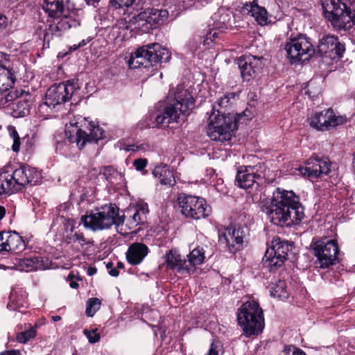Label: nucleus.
<instances>
[{
    "mask_svg": "<svg viewBox=\"0 0 355 355\" xmlns=\"http://www.w3.org/2000/svg\"><path fill=\"white\" fill-rule=\"evenodd\" d=\"M78 89L74 80L54 84L47 89L44 103L47 107L55 108L69 101Z\"/></svg>",
    "mask_w": 355,
    "mask_h": 355,
    "instance_id": "11",
    "label": "nucleus"
},
{
    "mask_svg": "<svg viewBox=\"0 0 355 355\" xmlns=\"http://www.w3.org/2000/svg\"><path fill=\"white\" fill-rule=\"evenodd\" d=\"M243 240V231L236 226L228 227L220 236V241L226 243L231 252L240 250Z\"/></svg>",
    "mask_w": 355,
    "mask_h": 355,
    "instance_id": "23",
    "label": "nucleus"
},
{
    "mask_svg": "<svg viewBox=\"0 0 355 355\" xmlns=\"http://www.w3.org/2000/svg\"><path fill=\"white\" fill-rule=\"evenodd\" d=\"M153 174L158 178L159 183L162 185L172 187L175 184L173 172L166 164L157 166Z\"/></svg>",
    "mask_w": 355,
    "mask_h": 355,
    "instance_id": "28",
    "label": "nucleus"
},
{
    "mask_svg": "<svg viewBox=\"0 0 355 355\" xmlns=\"http://www.w3.org/2000/svg\"><path fill=\"white\" fill-rule=\"evenodd\" d=\"M41 179L40 173L28 165L21 166L12 175H0V195L11 194L21 191L28 184H37Z\"/></svg>",
    "mask_w": 355,
    "mask_h": 355,
    "instance_id": "4",
    "label": "nucleus"
},
{
    "mask_svg": "<svg viewBox=\"0 0 355 355\" xmlns=\"http://www.w3.org/2000/svg\"><path fill=\"white\" fill-rule=\"evenodd\" d=\"M214 27L217 29H227L231 26L232 14L225 8L218 9V12L214 15Z\"/></svg>",
    "mask_w": 355,
    "mask_h": 355,
    "instance_id": "29",
    "label": "nucleus"
},
{
    "mask_svg": "<svg viewBox=\"0 0 355 355\" xmlns=\"http://www.w3.org/2000/svg\"><path fill=\"white\" fill-rule=\"evenodd\" d=\"M6 214V209L0 205V220L4 217Z\"/></svg>",
    "mask_w": 355,
    "mask_h": 355,
    "instance_id": "52",
    "label": "nucleus"
},
{
    "mask_svg": "<svg viewBox=\"0 0 355 355\" xmlns=\"http://www.w3.org/2000/svg\"><path fill=\"white\" fill-rule=\"evenodd\" d=\"M79 48H80V46H79V44H73V46H71L70 47V49L71 51H76V50H77Z\"/></svg>",
    "mask_w": 355,
    "mask_h": 355,
    "instance_id": "57",
    "label": "nucleus"
},
{
    "mask_svg": "<svg viewBox=\"0 0 355 355\" xmlns=\"http://www.w3.org/2000/svg\"><path fill=\"white\" fill-rule=\"evenodd\" d=\"M237 320L246 337L258 335L264 327L263 310L254 300H248L241 306L237 311Z\"/></svg>",
    "mask_w": 355,
    "mask_h": 355,
    "instance_id": "7",
    "label": "nucleus"
},
{
    "mask_svg": "<svg viewBox=\"0 0 355 355\" xmlns=\"http://www.w3.org/2000/svg\"><path fill=\"white\" fill-rule=\"evenodd\" d=\"M135 0H110L111 6L114 8L128 7L132 5Z\"/></svg>",
    "mask_w": 355,
    "mask_h": 355,
    "instance_id": "40",
    "label": "nucleus"
},
{
    "mask_svg": "<svg viewBox=\"0 0 355 355\" xmlns=\"http://www.w3.org/2000/svg\"><path fill=\"white\" fill-rule=\"evenodd\" d=\"M176 103L164 107L162 112L155 116L157 125L167 127L173 122H177L180 114L187 112L194 107V98L188 90L182 85H178L174 94Z\"/></svg>",
    "mask_w": 355,
    "mask_h": 355,
    "instance_id": "5",
    "label": "nucleus"
},
{
    "mask_svg": "<svg viewBox=\"0 0 355 355\" xmlns=\"http://www.w3.org/2000/svg\"><path fill=\"white\" fill-rule=\"evenodd\" d=\"M78 123V122L74 123V125L77 128L74 142L76 143L79 148H83L87 142H96L99 139L103 138L104 131L98 125H95L94 124L89 123V133H87L85 130H83L79 127ZM71 125H73V123H71ZM69 139L71 142H73V141H72V138L70 137H69Z\"/></svg>",
    "mask_w": 355,
    "mask_h": 355,
    "instance_id": "19",
    "label": "nucleus"
},
{
    "mask_svg": "<svg viewBox=\"0 0 355 355\" xmlns=\"http://www.w3.org/2000/svg\"><path fill=\"white\" fill-rule=\"evenodd\" d=\"M36 336V329L33 327H31L28 329L21 331L17 335L16 340L21 343H26L30 339L35 338Z\"/></svg>",
    "mask_w": 355,
    "mask_h": 355,
    "instance_id": "37",
    "label": "nucleus"
},
{
    "mask_svg": "<svg viewBox=\"0 0 355 355\" xmlns=\"http://www.w3.org/2000/svg\"><path fill=\"white\" fill-rule=\"evenodd\" d=\"M89 41H90L89 39H87L86 40H83L81 42H80L78 43L79 46L82 47V46H85Z\"/></svg>",
    "mask_w": 355,
    "mask_h": 355,
    "instance_id": "54",
    "label": "nucleus"
},
{
    "mask_svg": "<svg viewBox=\"0 0 355 355\" xmlns=\"http://www.w3.org/2000/svg\"><path fill=\"white\" fill-rule=\"evenodd\" d=\"M286 284L285 281L284 280H278L275 283L272 284L270 288V295L271 296L282 298L286 297L287 293L286 291Z\"/></svg>",
    "mask_w": 355,
    "mask_h": 355,
    "instance_id": "34",
    "label": "nucleus"
},
{
    "mask_svg": "<svg viewBox=\"0 0 355 355\" xmlns=\"http://www.w3.org/2000/svg\"><path fill=\"white\" fill-rule=\"evenodd\" d=\"M303 175L309 178H316L323 175H327L330 171V162L327 157L312 156L306 162V166L299 168Z\"/></svg>",
    "mask_w": 355,
    "mask_h": 355,
    "instance_id": "18",
    "label": "nucleus"
},
{
    "mask_svg": "<svg viewBox=\"0 0 355 355\" xmlns=\"http://www.w3.org/2000/svg\"><path fill=\"white\" fill-rule=\"evenodd\" d=\"M353 167L355 169V156H354V160H353Z\"/></svg>",
    "mask_w": 355,
    "mask_h": 355,
    "instance_id": "61",
    "label": "nucleus"
},
{
    "mask_svg": "<svg viewBox=\"0 0 355 355\" xmlns=\"http://www.w3.org/2000/svg\"><path fill=\"white\" fill-rule=\"evenodd\" d=\"M84 333L90 343H96L100 339V335L96 333V330L92 331L85 330Z\"/></svg>",
    "mask_w": 355,
    "mask_h": 355,
    "instance_id": "41",
    "label": "nucleus"
},
{
    "mask_svg": "<svg viewBox=\"0 0 355 355\" xmlns=\"http://www.w3.org/2000/svg\"><path fill=\"white\" fill-rule=\"evenodd\" d=\"M313 81H309L308 83V89L306 92V94H308L311 98H314L317 94L320 92V89H318V91H311V89L313 88Z\"/></svg>",
    "mask_w": 355,
    "mask_h": 355,
    "instance_id": "45",
    "label": "nucleus"
},
{
    "mask_svg": "<svg viewBox=\"0 0 355 355\" xmlns=\"http://www.w3.org/2000/svg\"><path fill=\"white\" fill-rule=\"evenodd\" d=\"M205 251L202 248L197 247L187 255V264L189 268V273L194 272L196 266L203 263L205 259Z\"/></svg>",
    "mask_w": 355,
    "mask_h": 355,
    "instance_id": "31",
    "label": "nucleus"
},
{
    "mask_svg": "<svg viewBox=\"0 0 355 355\" xmlns=\"http://www.w3.org/2000/svg\"><path fill=\"white\" fill-rule=\"evenodd\" d=\"M102 174L105 179L111 183H114V179L117 176H121L118 171L112 166H104L101 171Z\"/></svg>",
    "mask_w": 355,
    "mask_h": 355,
    "instance_id": "39",
    "label": "nucleus"
},
{
    "mask_svg": "<svg viewBox=\"0 0 355 355\" xmlns=\"http://www.w3.org/2000/svg\"><path fill=\"white\" fill-rule=\"evenodd\" d=\"M171 58V53L158 43H153L139 48L131 54L128 62L130 68H147L157 63L166 62Z\"/></svg>",
    "mask_w": 355,
    "mask_h": 355,
    "instance_id": "8",
    "label": "nucleus"
},
{
    "mask_svg": "<svg viewBox=\"0 0 355 355\" xmlns=\"http://www.w3.org/2000/svg\"><path fill=\"white\" fill-rule=\"evenodd\" d=\"M168 17V12L166 9L148 8L130 19L135 28L143 32L149 31L166 22Z\"/></svg>",
    "mask_w": 355,
    "mask_h": 355,
    "instance_id": "13",
    "label": "nucleus"
},
{
    "mask_svg": "<svg viewBox=\"0 0 355 355\" xmlns=\"http://www.w3.org/2000/svg\"><path fill=\"white\" fill-rule=\"evenodd\" d=\"M221 351V346L219 343H212L209 349L207 355H220L219 353Z\"/></svg>",
    "mask_w": 355,
    "mask_h": 355,
    "instance_id": "43",
    "label": "nucleus"
},
{
    "mask_svg": "<svg viewBox=\"0 0 355 355\" xmlns=\"http://www.w3.org/2000/svg\"><path fill=\"white\" fill-rule=\"evenodd\" d=\"M13 298H14V295H12V296H11V299H13Z\"/></svg>",
    "mask_w": 355,
    "mask_h": 355,
    "instance_id": "64",
    "label": "nucleus"
},
{
    "mask_svg": "<svg viewBox=\"0 0 355 355\" xmlns=\"http://www.w3.org/2000/svg\"><path fill=\"white\" fill-rule=\"evenodd\" d=\"M164 258L165 263L168 268L176 270L181 275L189 273V268L187 264V259L184 257H182L176 251H168L165 254Z\"/></svg>",
    "mask_w": 355,
    "mask_h": 355,
    "instance_id": "25",
    "label": "nucleus"
},
{
    "mask_svg": "<svg viewBox=\"0 0 355 355\" xmlns=\"http://www.w3.org/2000/svg\"><path fill=\"white\" fill-rule=\"evenodd\" d=\"M69 285L72 288H77L78 287V284L74 281H71Z\"/></svg>",
    "mask_w": 355,
    "mask_h": 355,
    "instance_id": "55",
    "label": "nucleus"
},
{
    "mask_svg": "<svg viewBox=\"0 0 355 355\" xmlns=\"http://www.w3.org/2000/svg\"><path fill=\"white\" fill-rule=\"evenodd\" d=\"M235 116H236V119H237V117H239V115H237V116H236V114H235ZM236 127L238 128V125H236Z\"/></svg>",
    "mask_w": 355,
    "mask_h": 355,
    "instance_id": "62",
    "label": "nucleus"
},
{
    "mask_svg": "<svg viewBox=\"0 0 355 355\" xmlns=\"http://www.w3.org/2000/svg\"><path fill=\"white\" fill-rule=\"evenodd\" d=\"M69 243H78L81 247L85 245H93L94 241L89 239H87L83 233L80 232H75L72 235L69 237Z\"/></svg>",
    "mask_w": 355,
    "mask_h": 355,
    "instance_id": "36",
    "label": "nucleus"
},
{
    "mask_svg": "<svg viewBox=\"0 0 355 355\" xmlns=\"http://www.w3.org/2000/svg\"><path fill=\"white\" fill-rule=\"evenodd\" d=\"M6 232H0V253L8 252Z\"/></svg>",
    "mask_w": 355,
    "mask_h": 355,
    "instance_id": "42",
    "label": "nucleus"
},
{
    "mask_svg": "<svg viewBox=\"0 0 355 355\" xmlns=\"http://www.w3.org/2000/svg\"><path fill=\"white\" fill-rule=\"evenodd\" d=\"M285 50L292 64L308 60L315 53L310 39L302 34L291 36L285 44Z\"/></svg>",
    "mask_w": 355,
    "mask_h": 355,
    "instance_id": "9",
    "label": "nucleus"
},
{
    "mask_svg": "<svg viewBox=\"0 0 355 355\" xmlns=\"http://www.w3.org/2000/svg\"><path fill=\"white\" fill-rule=\"evenodd\" d=\"M96 272H97V269L95 267L90 266L87 268V273L89 276H92V275H95L96 273Z\"/></svg>",
    "mask_w": 355,
    "mask_h": 355,
    "instance_id": "49",
    "label": "nucleus"
},
{
    "mask_svg": "<svg viewBox=\"0 0 355 355\" xmlns=\"http://www.w3.org/2000/svg\"><path fill=\"white\" fill-rule=\"evenodd\" d=\"M112 263L110 262L107 264V268L109 269V268H112Z\"/></svg>",
    "mask_w": 355,
    "mask_h": 355,
    "instance_id": "60",
    "label": "nucleus"
},
{
    "mask_svg": "<svg viewBox=\"0 0 355 355\" xmlns=\"http://www.w3.org/2000/svg\"><path fill=\"white\" fill-rule=\"evenodd\" d=\"M69 0H44L42 8L49 17L58 19L69 15Z\"/></svg>",
    "mask_w": 355,
    "mask_h": 355,
    "instance_id": "24",
    "label": "nucleus"
},
{
    "mask_svg": "<svg viewBox=\"0 0 355 355\" xmlns=\"http://www.w3.org/2000/svg\"><path fill=\"white\" fill-rule=\"evenodd\" d=\"M101 300L98 298H90L86 303L85 313L88 317H92L101 307Z\"/></svg>",
    "mask_w": 355,
    "mask_h": 355,
    "instance_id": "35",
    "label": "nucleus"
},
{
    "mask_svg": "<svg viewBox=\"0 0 355 355\" xmlns=\"http://www.w3.org/2000/svg\"><path fill=\"white\" fill-rule=\"evenodd\" d=\"M116 266H117V268H121V269L123 268V263L122 262H121V261H119L117 263Z\"/></svg>",
    "mask_w": 355,
    "mask_h": 355,
    "instance_id": "59",
    "label": "nucleus"
},
{
    "mask_svg": "<svg viewBox=\"0 0 355 355\" xmlns=\"http://www.w3.org/2000/svg\"><path fill=\"white\" fill-rule=\"evenodd\" d=\"M292 250V245L279 237L272 239L263 258V264L269 270L282 266L287 259L288 252Z\"/></svg>",
    "mask_w": 355,
    "mask_h": 355,
    "instance_id": "10",
    "label": "nucleus"
},
{
    "mask_svg": "<svg viewBox=\"0 0 355 355\" xmlns=\"http://www.w3.org/2000/svg\"><path fill=\"white\" fill-rule=\"evenodd\" d=\"M148 253V248L141 243H134L131 244L125 254L128 262L133 266L138 265L142 262Z\"/></svg>",
    "mask_w": 355,
    "mask_h": 355,
    "instance_id": "26",
    "label": "nucleus"
},
{
    "mask_svg": "<svg viewBox=\"0 0 355 355\" xmlns=\"http://www.w3.org/2000/svg\"><path fill=\"white\" fill-rule=\"evenodd\" d=\"M325 18L336 29H349L355 23V8L340 0H320Z\"/></svg>",
    "mask_w": 355,
    "mask_h": 355,
    "instance_id": "6",
    "label": "nucleus"
},
{
    "mask_svg": "<svg viewBox=\"0 0 355 355\" xmlns=\"http://www.w3.org/2000/svg\"><path fill=\"white\" fill-rule=\"evenodd\" d=\"M235 97L234 93H228L213 105L207 128V134L211 140L225 142L233 137L237 129L235 114H225L222 110L231 106Z\"/></svg>",
    "mask_w": 355,
    "mask_h": 355,
    "instance_id": "3",
    "label": "nucleus"
},
{
    "mask_svg": "<svg viewBox=\"0 0 355 355\" xmlns=\"http://www.w3.org/2000/svg\"><path fill=\"white\" fill-rule=\"evenodd\" d=\"M345 51V44L340 42L337 37L327 35L320 40L317 52L324 58L336 60L343 57Z\"/></svg>",
    "mask_w": 355,
    "mask_h": 355,
    "instance_id": "16",
    "label": "nucleus"
},
{
    "mask_svg": "<svg viewBox=\"0 0 355 355\" xmlns=\"http://www.w3.org/2000/svg\"><path fill=\"white\" fill-rule=\"evenodd\" d=\"M51 319L53 322H58L61 320V317L60 315H53L51 317Z\"/></svg>",
    "mask_w": 355,
    "mask_h": 355,
    "instance_id": "56",
    "label": "nucleus"
},
{
    "mask_svg": "<svg viewBox=\"0 0 355 355\" xmlns=\"http://www.w3.org/2000/svg\"><path fill=\"white\" fill-rule=\"evenodd\" d=\"M246 9L259 25L265 26L268 24V12L265 8L257 4H250L246 5Z\"/></svg>",
    "mask_w": 355,
    "mask_h": 355,
    "instance_id": "33",
    "label": "nucleus"
},
{
    "mask_svg": "<svg viewBox=\"0 0 355 355\" xmlns=\"http://www.w3.org/2000/svg\"><path fill=\"white\" fill-rule=\"evenodd\" d=\"M178 203L181 213L187 218L199 220L209 215L210 208L203 198L182 194L178 198Z\"/></svg>",
    "mask_w": 355,
    "mask_h": 355,
    "instance_id": "12",
    "label": "nucleus"
},
{
    "mask_svg": "<svg viewBox=\"0 0 355 355\" xmlns=\"http://www.w3.org/2000/svg\"><path fill=\"white\" fill-rule=\"evenodd\" d=\"M313 251L321 268H328L338 262L339 249L335 240L323 239L315 242Z\"/></svg>",
    "mask_w": 355,
    "mask_h": 355,
    "instance_id": "14",
    "label": "nucleus"
},
{
    "mask_svg": "<svg viewBox=\"0 0 355 355\" xmlns=\"http://www.w3.org/2000/svg\"><path fill=\"white\" fill-rule=\"evenodd\" d=\"M267 168L263 163L254 166H241L236 176L237 185L247 189L252 187L257 180L265 177Z\"/></svg>",
    "mask_w": 355,
    "mask_h": 355,
    "instance_id": "15",
    "label": "nucleus"
},
{
    "mask_svg": "<svg viewBox=\"0 0 355 355\" xmlns=\"http://www.w3.org/2000/svg\"><path fill=\"white\" fill-rule=\"evenodd\" d=\"M108 272H109L110 275H111L112 277H117L119 274V272L116 268H111Z\"/></svg>",
    "mask_w": 355,
    "mask_h": 355,
    "instance_id": "51",
    "label": "nucleus"
},
{
    "mask_svg": "<svg viewBox=\"0 0 355 355\" xmlns=\"http://www.w3.org/2000/svg\"><path fill=\"white\" fill-rule=\"evenodd\" d=\"M147 165V160L145 159H137L134 161V166L137 171H142Z\"/></svg>",
    "mask_w": 355,
    "mask_h": 355,
    "instance_id": "44",
    "label": "nucleus"
},
{
    "mask_svg": "<svg viewBox=\"0 0 355 355\" xmlns=\"http://www.w3.org/2000/svg\"><path fill=\"white\" fill-rule=\"evenodd\" d=\"M148 213L147 204L141 203L128 209L126 215H119V209L114 205L105 206L89 215L81 217V222L87 229L94 232L109 229L115 225L117 231L123 235L136 232V227L145 222Z\"/></svg>",
    "mask_w": 355,
    "mask_h": 355,
    "instance_id": "1",
    "label": "nucleus"
},
{
    "mask_svg": "<svg viewBox=\"0 0 355 355\" xmlns=\"http://www.w3.org/2000/svg\"><path fill=\"white\" fill-rule=\"evenodd\" d=\"M73 277V275H69V278Z\"/></svg>",
    "mask_w": 355,
    "mask_h": 355,
    "instance_id": "63",
    "label": "nucleus"
},
{
    "mask_svg": "<svg viewBox=\"0 0 355 355\" xmlns=\"http://www.w3.org/2000/svg\"><path fill=\"white\" fill-rule=\"evenodd\" d=\"M54 21L49 26V28L45 31L44 40L49 42L51 36H61L62 33L80 26V21L74 18L69 17V15L62 16L58 19H54Z\"/></svg>",
    "mask_w": 355,
    "mask_h": 355,
    "instance_id": "20",
    "label": "nucleus"
},
{
    "mask_svg": "<svg viewBox=\"0 0 355 355\" xmlns=\"http://www.w3.org/2000/svg\"><path fill=\"white\" fill-rule=\"evenodd\" d=\"M5 239L7 241L8 252L21 251L25 248V243L22 238L15 232H6Z\"/></svg>",
    "mask_w": 355,
    "mask_h": 355,
    "instance_id": "30",
    "label": "nucleus"
},
{
    "mask_svg": "<svg viewBox=\"0 0 355 355\" xmlns=\"http://www.w3.org/2000/svg\"><path fill=\"white\" fill-rule=\"evenodd\" d=\"M79 48H80V46H79V44H73V46H71L70 47V49L71 51H76V50H77Z\"/></svg>",
    "mask_w": 355,
    "mask_h": 355,
    "instance_id": "58",
    "label": "nucleus"
},
{
    "mask_svg": "<svg viewBox=\"0 0 355 355\" xmlns=\"http://www.w3.org/2000/svg\"><path fill=\"white\" fill-rule=\"evenodd\" d=\"M239 67L243 79L249 81L263 67L262 58L249 55H244L238 60Z\"/></svg>",
    "mask_w": 355,
    "mask_h": 355,
    "instance_id": "21",
    "label": "nucleus"
},
{
    "mask_svg": "<svg viewBox=\"0 0 355 355\" xmlns=\"http://www.w3.org/2000/svg\"><path fill=\"white\" fill-rule=\"evenodd\" d=\"M145 148H144V145L141 144V145H139V146H137V145H128L125 147V150L126 151H133V152H136V151H138L139 150H144Z\"/></svg>",
    "mask_w": 355,
    "mask_h": 355,
    "instance_id": "46",
    "label": "nucleus"
},
{
    "mask_svg": "<svg viewBox=\"0 0 355 355\" xmlns=\"http://www.w3.org/2000/svg\"><path fill=\"white\" fill-rule=\"evenodd\" d=\"M16 78L10 66V55L0 51V90L13 87Z\"/></svg>",
    "mask_w": 355,
    "mask_h": 355,
    "instance_id": "22",
    "label": "nucleus"
},
{
    "mask_svg": "<svg viewBox=\"0 0 355 355\" xmlns=\"http://www.w3.org/2000/svg\"><path fill=\"white\" fill-rule=\"evenodd\" d=\"M308 120L309 125L318 130H327L346 121L345 117L336 116L331 109H328L324 112H316Z\"/></svg>",
    "mask_w": 355,
    "mask_h": 355,
    "instance_id": "17",
    "label": "nucleus"
},
{
    "mask_svg": "<svg viewBox=\"0 0 355 355\" xmlns=\"http://www.w3.org/2000/svg\"><path fill=\"white\" fill-rule=\"evenodd\" d=\"M304 207L293 191L277 188L269 204L261 207L270 221L279 226L298 224L304 217Z\"/></svg>",
    "mask_w": 355,
    "mask_h": 355,
    "instance_id": "2",
    "label": "nucleus"
},
{
    "mask_svg": "<svg viewBox=\"0 0 355 355\" xmlns=\"http://www.w3.org/2000/svg\"><path fill=\"white\" fill-rule=\"evenodd\" d=\"M15 268L23 271H33L37 270H44L46 266L44 263L42 257H31L19 259L17 263H15Z\"/></svg>",
    "mask_w": 355,
    "mask_h": 355,
    "instance_id": "27",
    "label": "nucleus"
},
{
    "mask_svg": "<svg viewBox=\"0 0 355 355\" xmlns=\"http://www.w3.org/2000/svg\"><path fill=\"white\" fill-rule=\"evenodd\" d=\"M31 102L26 98H19L10 105L11 114L15 118L23 117L29 113Z\"/></svg>",
    "mask_w": 355,
    "mask_h": 355,
    "instance_id": "32",
    "label": "nucleus"
},
{
    "mask_svg": "<svg viewBox=\"0 0 355 355\" xmlns=\"http://www.w3.org/2000/svg\"><path fill=\"white\" fill-rule=\"evenodd\" d=\"M216 32H209L206 35V37L205 39V42L207 44H209V42H213L214 40L215 37H216Z\"/></svg>",
    "mask_w": 355,
    "mask_h": 355,
    "instance_id": "47",
    "label": "nucleus"
},
{
    "mask_svg": "<svg viewBox=\"0 0 355 355\" xmlns=\"http://www.w3.org/2000/svg\"><path fill=\"white\" fill-rule=\"evenodd\" d=\"M288 355H306L302 350L300 349H294L291 354L288 353Z\"/></svg>",
    "mask_w": 355,
    "mask_h": 355,
    "instance_id": "50",
    "label": "nucleus"
},
{
    "mask_svg": "<svg viewBox=\"0 0 355 355\" xmlns=\"http://www.w3.org/2000/svg\"><path fill=\"white\" fill-rule=\"evenodd\" d=\"M88 5H92L95 6V3H98L100 0H85Z\"/></svg>",
    "mask_w": 355,
    "mask_h": 355,
    "instance_id": "53",
    "label": "nucleus"
},
{
    "mask_svg": "<svg viewBox=\"0 0 355 355\" xmlns=\"http://www.w3.org/2000/svg\"><path fill=\"white\" fill-rule=\"evenodd\" d=\"M0 355H21V354L19 350L11 349L1 352Z\"/></svg>",
    "mask_w": 355,
    "mask_h": 355,
    "instance_id": "48",
    "label": "nucleus"
},
{
    "mask_svg": "<svg viewBox=\"0 0 355 355\" xmlns=\"http://www.w3.org/2000/svg\"><path fill=\"white\" fill-rule=\"evenodd\" d=\"M8 131L10 137L13 139L12 149L14 152H18L20 147V138L16 128L12 125L8 127Z\"/></svg>",
    "mask_w": 355,
    "mask_h": 355,
    "instance_id": "38",
    "label": "nucleus"
}]
</instances>
